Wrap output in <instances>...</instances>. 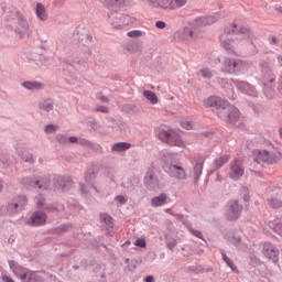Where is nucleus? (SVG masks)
<instances>
[{
  "mask_svg": "<svg viewBox=\"0 0 282 282\" xmlns=\"http://www.w3.org/2000/svg\"><path fill=\"white\" fill-rule=\"evenodd\" d=\"M161 160L166 165V173L174 180H186V170L180 163H174L175 154L163 151L161 153Z\"/></svg>",
  "mask_w": 282,
  "mask_h": 282,
  "instance_id": "nucleus-1",
  "label": "nucleus"
},
{
  "mask_svg": "<svg viewBox=\"0 0 282 282\" xmlns=\"http://www.w3.org/2000/svg\"><path fill=\"white\" fill-rule=\"evenodd\" d=\"M152 8H160L161 10H180L184 8L188 0H147Z\"/></svg>",
  "mask_w": 282,
  "mask_h": 282,
  "instance_id": "nucleus-2",
  "label": "nucleus"
},
{
  "mask_svg": "<svg viewBox=\"0 0 282 282\" xmlns=\"http://www.w3.org/2000/svg\"><path fill=\"white\" fill-rule=\"evenodd\" d=\"M9 265L11 270L14 272L15 276H19L21 281L24 282H40L39 278L36 276V272L29 271L23 267L14 264V261H10Z\"/></svg>",
  "mask_w": 282,
  "mask_h": 282,
  "instance_id": "nucleus-3",
  "label": "nucleus"
},
{
  "mask_svg": "<svg viewBox=\"0 0 282 282\" xmlns=\"http://www.w3.org/2000/svg\"><path fill=\"white\" fill-rule=\"evenodd\" d=\"M246 173V169L243 167V161L240 159H235L229 164L228 176L230 180H241Z\"/></svg>",
  "mask_w": 282,
  "mask_h": 282,
  "instance_id": "nucleus-4",
  "label": "nucleus"
},
{
  "mask_svg": "<svg viewBox=\"0 0 282 282\" xmlns=\"http://www.w3.org/2000/svg\"><path fill=\"white\" fill-rule=\"evenodd\" d=\"M28 204V199L25 196H18L11 203L8 204L7 210L10 215H14V213H21L25 205Z\"/></svg>",
  "mask_w": 282,
  "mask_h": 282,
  "instance_id": "nucleus-5",
  "label": "nucleus"
},
{
  "mask_svg": "<svg viewBox=\"0 0 282 282\" xmlns=\"http://www.w3.org/2000/svg\"><path fill=\"white\" fill-rule=\"evenodd\" d=\"M281 197H282L281 187H274L273 189H271L270 196L268 199V205L270 206V208H281L282 206Z\"/></svg>",
  "mask_w": 282,
  "mask_h": 282,
  "instance_id": "nucleus-6",
  "label": "nucleus"
},
{
  "mask_svg": "<svg viewBox=\"0 0 282 282\" xmlns=\"http://www.w3.org/2000/svg\"><path fill=\"white\" fill-rule=\"evenodd\" d=\"M241 215V205L237 203V200H231L229 203V207L226 213V217L229 221H235V219H239Z\"/></svg>",
  "mask_w": 282,
  "mask_h": 282,
  "instance_id": "nucleus-7",
  "label": "nucleus"
},
{
  "mask_svg": "<svg viewBox=\"0 0 282 282\" xmlns=\"http://www.w3.org/2000/svg\"><path fill=\"white\" fill-rule=\"evenodd\" d=\"M205 107H215L216 109H228V102L219 97L210 96L204 101Z\"/></svg>",
  "mask_w": 282,
  "mask_h": 282,
  "instance_id": "nucleus-8",
  "label": "nucleus"
},
{
  "mask_svg": "<svg viewBox=\"0 0 282 282\" xmlns=\"http://www.w3.org/2000/svg\"><path fill=\"white\" fill-rule=\"evenodd\" d=\"M47 221V216L43 212H35L28 220L29 226H44Z\"/></svg>",
  "mask_w": 282,
  "mask_h": 282,
  "instance_id": "nucleus-9",
  "label": "nucleus"
},
{
  "mask_svg": "<svg viewBox=\"0 0 282 282\" xmlns=\"http://www.w3.org/2000/svg\"><path fill=\"white\" fill-rule=\"evenodd\" d=\"M263 254L267 259H272V261H279V249L270 242L263 245Z\"/></svg>",
  "mask_w": 282,
  "mask_h": 282,
  "instance_id": "nucleus-10",
  "label": "nucleus"
},
{
  "mask_svg": "<svg viewBox=\"0 0 282 282\" xmlns=\"http://www.w3.org/2000/svg\"><path fill=\"white\" fill-rule=\"evenodd\" d=\"M17 32L22 39L32 35V30L30 29V23H28V20L23 18L19 20Z\"/></svg>",
  "mask_w": 282,
  "mask_h": 282,
  "instance_id": "nucleus-11",
  "label": "nucleus"
},
{
  "mask_svg": "<svg viewBox=\"0 0 282 282\" xmlns=\"http://www.w3.org/2000/svg\"><path fill=\"white\" fill-rule=\"evenodd\" d=\"M227 121L229 124H237L239 120H241V115L239 113V109L235 108V106H227Z\"/></svg>",
  "mask_w": 282,
  "mask_h": 282,
  "instance_id": "nucleus-12",
  "label": "nucleus"
},
{
  "mask_svg": "<svg viewBox=\"0 0 282 282\" xmlns=\"http://www.w3.org/2000/svg\"><path fill=\"white\" fill-rule=\"evenodd\" d=\"M258 159L260 162H264L265 164H274L279 161V156L274 153H270L265 150L258 152Z\"/></svg>",
  "mask_w": 282,
  "mask_h": 282,
  "instance_id": "nucleus-13",
  "label": "nucleus"
},
{
  "mask_svg": "<svg viewBox=\"0 0 282 282\" xmlns=\"http://www.w3.org/2000/svg\"><path fill=\"white\" fill-rule=\"evenodd\" d=\"M226 34H230V32H236L239 34L238 39H250V31L246 28H240L237 30V24H230L225 29Z\"/></svg>",
  "mask_w": 282,
  "mask_h": 282,
  "instance_id": "nucleus-14",
  "label": "nucleus"
},
{
  "mask_svg": "<svg viewBox=\"0 0 282 282\" xmlns=\"http://www.w3.org/2000/svg\"><path fill=\"white\" fill-rule=\"evenodd\" d=\"M241 61L227 59L225 62L224 72H227L228 74H235V72H239V69H241Z\"/></svg>",
  "mask_w": 282,
  "mask_h": 282,
  "instance_id": "nucleus-15",
  "label": "nucleus"
},
{
  "mask_svg": "<svg viewBox=\"0 0 282 282\" xmlns=\"http://www.w3.org/2000/svg\"><path fill=\"white\" fill-rule=\"evenodd\" d=\"M160 135H165L167 144L170 147H184V141L177 135H172L171 131L161 132Z\"/></svg>",
  "mask_w": 282,
  "mask_h": 282,
  "instance_id": "nucleus-16",
  "label": "nucleus"
},
{
  "mask_svg": "<svg viewBox=\"0 0 282 282\" xmlns=\"http://www.w3.org/2000/svg\"><path fill=\"white\" fill-rule=\"evenodd\" d=\"M144 184L148 186V188H154L160 184V181L158 180V175H155V172L150 171L147 173L144 177Z\"/></svg>",
  "mask_w": 282,
  "mask_h": 282,
  "instance_id": "nucleus-17",
  "label": "nucleus"
},
{
  "mask_svg": "<svg viewBox=\"0 0 282 282\" xmlns=\"http://www.w3.org/2000/svg\"><path fill=\"white\" fill-rule=\"evenodd\" d=\"M228 162H230V155L221 154L220 156L214 160V169L218 171V169H221V166H224L225 164H228Z\"/></svg>",
  "mask_w": 282,
  "mask_h": 282,
  "instance_id": "nucleus-18",
  "label": "nucleus"
},
{
  "mask_svg": "<svg viewBox=\"0 0 282 282\" xmlns=\"http://www.w3.org/2000/svg\"><path fill=\"white\" fill-rule=\"evenodd\" d=\"M112 25H113V28H116V30L127 28V25H129V15H121V17L117 18L112 22Z\"/></svg>",
  "mask_w": 282,
  "mask_h": 282,
  "instance_id": "nucleus-19",
  "label": "nucleus"
},
{
  "mask_svg": "<svg viewBox=\"0 0 282 282\" xmlns=\"http://www.w3.org/2000/svg\"><path fill=\"white\" fill-rule=\"evenodd\" d=\"M35 14L40 21H47V11L42 3L36 4Z\"/></svg>",
  "mask_w": 282,
  "mask_h": 282,
  "instance_id": "nucleus-20",
  "label": "nucleus"
},
{
  "mask_svg": "<svg viewBox=\"0 0 282 282\" xmlns=\"http://www.w3.org/2000/svg\"><path fill=\"white\" fill-rule=\"evenodd\" d=\"M166 199H169V196H166V194H160L159 196L152 198L151 204L154 207L164 206V204H166Z\"/></svg>",
  "mask_w": 282,
  "mask_h": 282,
  "instance_id": "nucleus-21",
  "label": "nucleus"
},
{
  "mask_svg": "<svg viewBox=\"0 0 282 282\" xmlns=\"http://www.w3.org/2000/svg\"><path fill=\"white\" fill-rule=\"evenodd\" d=\"M144 98L151 102V105H158V95L151 90H144L143 91Z\"/></svg>",
  "mask_w": 282,
  "mask_h": 282,
  "instance_id": "nucleus-22",
  "label": "nucleus"
},
{
  "mask_svg": "<svg viewBox=\"0 0 282 282\" xmlns=\"http://www.w3.org/2000/svg\"><path fill=\"white\" fill-rule=\"evenodd\" d=\"M270 228H273L278 235H282V216L270 223Z\"/></svg>",
  "mask_w": 282,
  "mask_h": 282,
  "instance_id": "nucleus-23",
  "label": "nucleus"
},
{
  "mask_svg": "<svg viewBox=\"0 0 282 282\" xmlns=\"http://www.w3.org/2000/svg\"><path fill=\"white\" fill-rule=\"evenodd\" d=\"M131 149V143H127V142H119V143H115L112 145V151H127Z\"/></svg>",
  "mask_w": 282,
  "mask_h": 282,
  "instance_id": "nucleus-24",
  "label": "nucleus"
},
{
  "mask_svg": "<svg viewBox=\"0 0 282 282\" xmlns=\"http://www.w3.org/2000/svg\"><path fill=\"white\" fill-rule=\"evenodd\" d=\"M22 85L25 89H43V84L39 82H24Z\"/></svg>",
  "mask_w": 282,
  "mask_h": 282,
  "instance_id": "nucleus-25",
  "label": "nucleus"
},
{
  "mask_svg": "<svg viewBox=\"0 0 282 282\" xmlns=\"http://www.w3.org/2000/svg\"><path fill=\"white\" fill-rule=\"evenodd\" d=\"M238 88L242 89V91H245V94H251V91L253 89L252 86L246 82H240L238 84Z\"/></svg>",
  "mask_w": 282,
  "mask_h": 282,
  "instance_id": "nucleus-26",
  "label": "nucleus"
},
{
  "mask_svg": "<svg viewBox=\"0 0 282 282\" xmlns=\"http://www.w3.org/2000/svg\"><path fill=\"white\" fill-rule=\"evenodd\" d=\"M127 52H130V54H135V52H140V44L138 43H130L126 47Z\"/></svg>",
  "mask_w": 282,
  "mask_h": 282,
  "instance_id": "nucleus-27",
  "label": "nucleus"
},
{
  "mask_svg": "<svg viewBox=\"0 0 282 282\" xmlns=\"http://www.w3.org/2000/svg\"><path fill=\"white\" fill-rule=\"evenodd\" d=\"M180 124L183 129H186V131H191V129H193V121L187 119H182Z\"/></svg>",
  "mask_w": 282,
  "mask_h": 282,
  "instance_id": "nucleus-28",
  "label": "nucleus"
},
{
  "mask_svg": "<svg viewBox=\"0 0 282 282\" xmlns=\"http://www.w3.org/2000/svg\"><path fill=\"white\" fill-rule=\"evenodd\" d=\"M144 33L140 30H133L127 33V36L130 39H140Z\"/></svg>",
  "mask_w": 282,
  "mask_h": 282,
  "instance_id": "nucleus-29",
  "label": "nucleus"
},
{
  "mask_svg": "<svg viewBox=\"0 0 282 282\" xmlns=\"http://www.w3.org/2000/svg\"><path fill=\"white\" fill-rule=\"evenodd\" d=\"M100 219L101 221H105V224H107L108 226H113V218H111V216L107 215V214H101L100 215Z\"/></svg>",
  "mask_w": 282,
  "mask_h": 282,
  "instance_id": "nucleus-30",
  "label": "nucleus"
},
{
  "mask_svg": "<svg viewBox=\"0 0 282 282\" xmlns=\"http://www.w3.org/2000/svg\"><path fill=\"white\" fill-rule=\"evenodd\" d=\"M203 170H204V163H196L194 166L195 177H199V175H202Z\"/></svg>",
  "mask_w": 282,
  "mask_h": 282,
  "instance_id": "nucleus-31",
  "label": "nucleus"
},
{
  "mask_svg": "<svg viewBox=\"0 0 282 282\" xmlns=\"http://www.w3.org/2000/svg\"><path fill=\"white\" fill-rule=\"evenodd\" d=\"M199 74L203 78H213V72H210L208 68H202Z\"/></svg>",
  "mask_w": 282,
  "mask_h": 282,
  "instance_id": "nucleus-32",
  "label": "nucleus"
},
{
  "mask_svg": "<svg viewBox=\"0 0 282 282\" xmlns=\"http://www.w3.org/2000/svg\"><path fill=\"white\" fill-rule=\"evenodd\" d=\"M221 43H223V46L225 47V50H232V41L230 40H226V37H221Z\"/></svg>",
  "mask_w": 282,
  "mask_h": 282,
  "instance_id": "nucleus-33",
  "label": "nucleus"
},
{
  "mask_svg": "<svg viewBox=\"0 0 282 282\" xmlns=\"http://www.w3.org/2000/svg\"><path fill=\"white\" fill-rule=\"evenodd\" d=\"M224 261L227 263V265L232 270V272H237V267L232 265V261L226 256L223 254Z\"/></svg>",
  "mask_w": 282,
  "mask_h": 282,
  "instance_id": "nucleus-34",
  "label": "nucleus"
},
{
  "mask_svg": "<svg viewBox=\"0 0 282 282\" xmlns=\"http://www.w3.org/2000/svg\"><path fill=\"white\" fill-rule=\"evenodd\" d=\"M48 180L47 178H43L41 181L35 182L36 186H39V188H47V184H48Z\"/></svg>",
  "mask_w": 282,
  "mask_h": 282,
  "instance_id": "nucleus-35",
  "label": "nucleus"
},
{
  "mask_svg": "<svg viewBox=\"0 0 282 282\" xmlns=\"http://www.w3.org/2000/svg\"><path fill=\"white\" fill-rule=\"evenodd\" d=\"M134 246L139 248H147V240L144 238H139L135 240Z\"/></svg>",
  "mask_w": 282,
  "mask_h": 282,
  "instance_id": "nucleus-36",
  "label": "nucleus"
},
{
  "mask_svg": "<svg viewBox=\"0 0 282 282\" xmlns=\"http://www.w3.org/2000/svg\"><path fill=\"white\" fill-rule=\"evenodd\" d=\"M93 177H96V169L91 167L86 173V180H93Z\"/></svg>",
  "mask_w": 282,
  "mask_h": 282,
  "instance_id": "nucleus-37",
  "label": "nucleus"
},
{
  "mask_svg": "<svg viewBox=\"0 0 282 282\" xmlns=\"http://www.w3.org/2000/svg\"><path fill=\"white\" fill-rule=\"evenodd\" d=\"M59 186H62L63 189L67 188V186H72V181H65L63 178L58 180Z\"/></svg>",
  "mask_w": 282,
  "mask_h": 282,
  "instance_id": "nucleus-38",
  "label": "nucleus"
},
{
  "mask_svg": "<svg viewBox=\"0 0 282 282\" xmlns=\"http://www.w3.org/2000/svg\"><path fill=\"white\" fill-rule=\"evenodd\" d=\"M41 109H44V111H52L53 109L52 102L45 101L44 104L41 105Z\"/></svg>",
  "mask_w": 282,
  "mask_h": 282,
  "instance_id": "nucleus-39",
  "label": "nucleus"
},
{
  "mask_svg": "<svg viewBox=\"0 0 282 282\" xmlns=\"http://www.w3.org/2000/svg\"><path fill=\"white\" fill-rule=\"evenodd\" d=\"M155 28H158L159 30H164V28H166V23L164 21H156Z\"/></svg>",
  "mask_w": 282,
  "mask_h": 282,
  "instance_id": "nucleus-40",
  "label": "nucleus"
},
{
  "mask_svg": "<svg viewBox=\"0 0 282 282\" xmlns=\"http://www.w3.org/2000/svg\"><path fill=\"white\" fill-rule=\"evenodd\" d=\"M45 131H46V133H52V132L56 131V126L48 124L45 127Z\"/></svg>",
  "mask_w": 282,
  "mask_h": 282,
  "instance_id": "nucleus-41",
  "label": "nucleus"
},
{
  "mask_svg": "<svg viewBox=\"0 0 282 282\" xmlns=\"http://www.w3.org/2000/svg\"><path fill=\"white\" fill-rule=\"evenodd\" d=\"M124 0H105L104 3L105 6H111L113 2L115 3H122Z\"/></svg>",
  "mask_w": 282,
  "mask_h": 282,
  "instance_id": "nucleus-42",
  "label": "nucleus"
},
{
  "mask_svg": "<svg viewBox=\"0 0 282 282\" xmlns=\"http://www.w3.org/2000/svg\"><path fill=\"white\" fill-rule=\"evenodd\" d=\"M28 155V152H24V154H22V159L25 161V162H34V159L32 158V155L30 154L29 156H25Z\"/></svg>",
  "mask_w": 282,
  "mask_h": 282,
  "instance_id": "nucleus-43",
  "label": "nucleus"
},
{
  "mask_svg": "<svg viewBox=\"0 0 282 282\" xmlns=\"http://www.w3.org/2000/svg\"><path fill=\"white\" fill-rule=\"evenodd\" d=\"M97 111H101V113H109V108L105 106H99Z\"/></svg>",
  "mask_w": 282,
  "mask_h": 282,
  "instance_id": "nucleus-44",
  "label": "nucleus"
},
{
  "mask_svg": "<svg viewBox=\"0 0 282 282\" xmlns=\"http://www.w3.org/2000/svg\"><path fill=\"white\" fill-rule=\"evenodd\" d=\"M215 21H217V19H215V17L206 18V24L207 25H212V23H215Z\"/></svg>",
  "mask_w": 282,
  "mask_h": 282,
  "instance_id": "nucleus-45",
  "label": "nucleus"
},
{
  "mask_svg": "<svg viewBox=\"0 0 282 282\" xmlns=\"http://www.w3.org/2000/svg\"><path fill=\"white\" fill-rule=\"evenodd\" d=\"M116 200L119 202L120 204H127V199L124 198V196H117Z\"/></svg>",
  "mask_w": 282,
  "mask_h": 282,
  "instance_id": "nucleus-46",
  "label": "nucleus"
},
{
  "mask_svg": "<svg viewBox=\"0 0 282 282\" xmlns=\"http://www.w3.org/2000/svg\"><path fill=\"white\" fill-rule=\"evenodd\" d=\"M2 281H4V282H14V280H12V278H10L8 275H3Z\"/></svg>",
  "mask_w": 282,
  "mask_h": 282,
  "instance_id": "nucleus-47",
  "label": "nucleus"
},
{
  "mask_svg": "<svg viewBox=\"0 0 282 282\" xmlns=\"http://www.w3.org/2000/svg\"><path fill=\"white\" fill-rule=\"evenodd\" d=\"M175 246H176L175 240L173 242L167 243V247L170 248V250H173Z\"/></svg>",
  "mask_w": 282,
  "mask_h": 282,
  "instance_id": "nucleus-48",
  "label": "nucleus"
},
{
  "mask_svg": "<svg viewBox=\"0 0 282 282\" xmlns=\"http://www.w3.org/2000/svg\"><path fill=\"white\" fill-rule=\"evenodd\" d=\"M145 282H155V279L153 278V275H149L145 278Z\"/></svg>",
  "mask_w": 282,
  "mask_h": 282,
  "instance_id": "nucleus-49",
  "label": "nucleus"
},
{
  "mask_svg": "<svg viewBox=\"0 0 282 282\" xmlns=\"http://www.w3.org/2000/svg\"><path fill=\"white\" fill-rule=\"evenodd\" d=\"M68 142H72V143L78 142V138H76V137H70V138L68 139Z\"/></svg>",
  "mask_w": 282,
  "mask_h": 282,
  "instance_id": "nucleus-50",
  "label": "nucleus"
},
{
  "mask_svg": "<svg viewBox=\"0 0 282 282\" xmlns=\"http://www.w3.org/2000/svg\"><path fill=\"white\" fill-rule=\"evenodd\" d=\"M193 235H195V237H198V239H202V234L199 231H193Z\"/></svg>",
  "mask_w": 282,
  "mask_h": 282,
  "instance_id": "nucleus-51",
  "label": "nucleus"
},
{
  "mask_svg": "<svg viewBox=\"0 0 282 282\" xmlns=\"http://www.w3.org/2000/svg\"><path fill=\"white\" fill-rule=\"evenodd\" d=\"M100 100L101 102H109V99L107 97H101Z\"/></svg>",
  "mask_w": 282,
  "mask_h": 282,
  "instance_id": "nucleus-52",
  "label": "nucleus"
},
{
  "mask_svg": "<svg viewBox=\"0 0 282 282\" xmlns=\"http://www.w3.org/2000/svg\"><path fill=\"white\" fill-rule=\"evenodd\" d=\"M37 208H43V200L37 202Z\"/></svg>",
  "mask_w": 282,
  "mask_h": 282,
  "instance_id": "nucleus-53",
  "label": "nucleus"
},
{
  "mask_svg": "<svg viewBox=\"0 0 282 282\" xmlns=\"http://www.w3.org/2000/svg\"><path fill=\"white\" fill-rule=\"evenodd\" d=\"M278 62H279V64H280L281 67H282V55H280V56L278 57Z\"/></svg>",
  "mask_w": 282,
  "mask_h": 282,
  "instance_id": "nucleus-54",
  "label": "nucleus"
},
{
  "mask_svg": "<svg viewBox=\"0 0 282 282\" xmlns=\"http://www.w3.org/2000/svg\"><path fill=\"white\" fill-rule=\"evenodd\" d=\"M59 142H67V139H65V137H61Z\"/></svg>",
  "mask_w": 282,
  "mask_h": 282,
  "instance_id": "nucleus-55",
  "label": "nucleus"
},
{
  "mask_svg": "<svg viewBox=\"0 0 282 282\" xmlns=\"http://www.w3.org/2000/svg\"><path fill=\"white\" fill-rule=\"evenodd\" d=\"M3 191V183L0 181V193Z\"/></svg>",
  "mask_w": 282,
  "mask_h": 282,
  "instance_id": "nucleus-56",
  "label": "nucleus"
},
{
  "mask_svg": "<svg viewBox=\"0 0 282 282\" xmlns=\"http://www.w3.org/2000/svg\"><path fill=\"white\" fill-rule=\"evenodd\" d=\"M185 32H188V33H189V36H193V31H191V30H185Z\"/></svg>",
  "mask_w": 282,
  "mask_h": 282,
  "instance_id": "nucleus-57",
  "label": "nucleus"
},
{
  "mask_svg": "<svg viewBox=\"0 0 282 282\" xmlns=\"http://www.w3.org/2000/svg\"><path fill=\"white\" fill-rule=\"evenodd\" d=\"M279 10V12H282V9H278Z\"/></svg>",
  "mask_w": 282,
  "mask_h": 282,
  "instance_id": "nucleus-58",
  "label": "nucleus"
}]
</instances>
